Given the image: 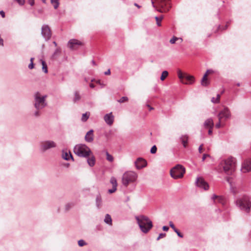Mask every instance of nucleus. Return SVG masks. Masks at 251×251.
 Returning <instances> with one entry per match:
<instances>
[{"label": "nucleus", "mask_w": 251, "mask_h": 251, "mask_svg": "<svg viewBox=\"0 0 251 251\" xmlns=\"http://www.w3.org/2000/svg\"><path fill=\"white\" fill-rule=\"evenodd\" d=\"M135 219L141 230L145 233L148 232L153 226L151 221L146 216H136Z\"/></svg>", "instance_id": "nucleus-1"}, {"label": "nucleus", "mask_w": 251, "mask_h": 251, "mask_svg": "<svg viewBox=\"0 0 251 251\" xmlns=\"http://www.w3.org/2000/svg\"><path fill=\"white\" fill-rule=\"evenodd\" d=\"M74 152L77 156L86 158L92 154V151L89 147L83 144L76 145L74 148Z\"/></svg>", "instance_id": "nucleus-2"}, {"label": "nucleus", "mask_w": 251, "mask_h": 251, "mask_svg": "<svg viewBox=\"0 0 251 251\" xmlns=\"http://www.w3.org/2000/svg\"><path fill=\"white\" fill-rule=\"evenodd\" d=\"M220 165L223 168L225 173L227 175H232L235 170V162L232 157L223 160Z\"/></svg>", "instance_id": "nucleus-3"}, {"label": "nucleus", "mask_w": 251, "mask_h": 251, "mask_svg": "<svg viewBox=\"0 0 251 251\" xmlns=\"http://www.w3.org/2000/svg\"><path fill=\"white\" fill-rule=\"evenodd\" d=\"M33 105L35 109H42L47 105V95L42 96L39 92L34 93Z\"/></svg>", "instance_id": "nucleus-4"}, {"label": "nucleus", "mask_w": 251, "mask_h": 251, "mask_svg": "<svg viewBox=\"0 0 251 251\" xmlns=\"http://www.w3.org/2000/svg\"><path fill=\"white\" fill-rule=\"evenodd\" d=\"M137 174L133 171H127L125 172L122 177L123 184L127 187L130 183L134 182L137 178Z\"/></svg>", "instance_id": "nucleus-5"}, {"label": "nucleus", "mask_w": 251, "mask_h": 251, "mask_svg": "<svg viewBox=\"0 0 251 251\" xmlns=\"http://www.w3.org/2000/svg\"><path fill=\"white\" fill-rule=\"evenodd\" d=\"M236 205L242 210H245L249 212L251 207V202L250 201L249 198L247 196L237 200L236 201Z\"/></svg>", "instance_id": "nucleus-6"}, {"label": "nucleus", "mask_w": 251, "mask_h": 251, "mask_svg": "<svg viewBox=\"0 0 251 251\" xmlns=\"http://www.w3.org/2000/svg\"><path fill=\"white\" fill-rule=\"evenodd\" d=\"M185 172V168L181 165L178 164L170 171V175L174 179L181 178Z\"/></svg>", "instance_id": "nucleus-7"}, {"label": "nucleus", "mask_w": 251, "mask_h": 251, "mask_svg": "<svg viewBox=\"0 0 251 251\" xmlns=\"http://www.w3.org/2000/svg\"><path fill=\"white\" fill-rule=\"evenodd\" d=\"M57 146L56 143L52 140H45L42 141L40 144V150L42 152H45L50 149L55 148Z\"/></svg>", "instance_id": "nucleus-8"}, {"label": "nucleus", "mask_w": 251, "mask_h": 251, "mask_svg": "<svg viewBox=\"0 0 251 251\" xmlns=\"http://www.w3.org/2000/svg\"><path fill=\"white\" fill-rule=\"evenodd\" d=\"M158 5L161 9L159 11L161 12H166L169 11L170 5L169 0H156Z\"/></svg>", "instance_id": "nucleus-9"}, {"label": "nucleus", "mask_w": 251, "mask_h": 251, "mask_svg": "<svg viewBox=\"0 0 251 251\" xmlns=\"http://www.w3.org/2000/svg\"><path fill=\"white\" fill-rule=\"evenodd\" d=\"M41 34L45 40L48 41L50 39L51 32L48 25L44 24L42 25L41 28Z\"/></svg>", "instance_id": "nucleus-10"}, {"label": "nucleus", "mask_w": 251, "mask_h": 251, "mask_svg": "<svg viewBox=\"0 0 251 251\" xmlns=\"http://www.w3.org/2000/svg\"><path fill=\"white\" fill-rule=\"evenodd\" d=\"M83 43L76 39H72L69 41L67 46L72 50H76L79 46H82Z\"/></svg>", "instance_id": "nucleus-11"}, {"label": "nucleus", "mask_w": 251, "mask_h": 251, "mask_svg": "<svg viewBox=\"0 0 251 251\" xmlns=\"http://www.w3.org/2000/svg\"><path fill=\"white\" fill-rule=\"evenodd\" d=\"M218 119L220 120L225 119V120L228 119L230 116V111L227 107H225L224 109L221 111L218 115Z\"/></svg>", "instance_id": "nucleus-12"}, {"label": "nucleus", "mask_w": 251, "mask_h": 251, "mask_svg": "<svg viewBox=\"0 0 251 251\" xmlns=\"http://www.w3.org/2000/svg\"><path fill=\"white\" fill-rule=\"evenodd\" d=\"M196 183L198 187L202 188L205 190H207L209 188L208 183L202 177H198Z\"/></svg>", "instance_id": "nucleus-13"}, {"label": "nucleus", "mask_w": 251, "mask_h": 251, "mask_svg": "<svg viewBox=\"0 0 251 251\" xmlns=\"http://www.w3.org/2000/svg\"><path fill=\"white\" fill-rule=\"evenodd\" d=\"M135 167L137 169L140 170L145 167L147 163V161L142 158H138L134 162Z\"/></svg>", "instance_id": "nucleus-14"}, {"label": "nucleus", "mask_w": 251, "mask_h": 251, "mask_svg": "<svg viewBox=\"0 0 251 251\" xmlns=\"http://www.w3.org/2000/svg\"><path fill=\"white\" fill-rule=\"evenodd\" d=\"M241 170L243 173L251 171V160L245 161L242 164Z\"/></svg>", "instance_id": "nucleus-15"}, {"label": "nucleus", "mask_w": 251, "mask_h": 251, "mask_svg": "<svg viewBox=\"0 0 251 251\" xmlns=\"http://www.w3.org/2000/svg\"><path fill=\"white\" fill-rule=\"evenodd\" d=\"M104 120L105 122L109 126H111L114 122V116L112 114V112L106 114L104 117Z\"/></svg>", "instance_id": "nucleus-16"}, {"label": "nucleus", "mask_w": 251, "mask_h": 251, "mask_svg": "<svg viewBox=\"0 0 251 251\" xmlns=\"http://www.w3.org/2000/svg\"><path fill=\"white\" fill-rule=\"evenodd\" d=\"M110 183L112 185V189H109L108 192L110 194L115 192L117 190V182L115 177H111L110 180Z\"/></svg>", "instance_id": "nucleus-17"}, {"label": "nucleus", "mask_w": 251, "mask_h": 251, "mask_svg": "<svg viewBox=\"0 0 251 251\" xmlns=\"http://www.w3.org/2000/svg\"><path fill=\"white\" fill-rule=\"evenodd\" d=\"M94 130H90L88 131L85 136V140L87 142L92 143L94 141Z\"/></svg>", "instance_id": "nucleus-18"}, {"label": "nucleus", "mask_w": 251, "mask_h": 251, "mask_svg": "<svg viewBox=\"0 0 251 251\" xmlns=\"http://www.w3.org/2000/svg\"><path fill=\"white\" fill-rule=\"evenodd\" d=\"M214 126V122L212 118L207 119L203 123V126L205 128H213Z\"/></svg>", "instance_id": "nucleus-19"}, {"label": "nucleus", "mask_w": 251, "mask_h": 251, "mask_svg": "<svg viewBox=\"0 0 251 251\" xmlns=\"http://www.w3.org/2000/svg\"><path fill=\"white\" fill-rule=\"evenodd\" d=\"M194 82V77L192 75H185L184 80H182V83L188 84H192Z\"/></svg>", "instance_id": "nucleus-20"}, {"label": "nucleus", "mask_w": 251, "mask_h": 251, "mask_svg": "<svg viewBox=\"0 0 251 251\" xmlns=\"http://www.w3.org/2000/svg\"><path fill=\"white\" fill-rule=\"evenodd\" d=\"M86 158H87V162L88 165L91 167L94 166L95 164L96 160L95 157L93 153L92 152V154L89 157Z\"/></svg>", "instance_id": "nucleus-21"}, {"label": "nucleus", "mask_w": 251, "mask_h": 251, "mask_svg": "<svg viewBox=\"0 0 251 251\" xmlns=\"http://www.w3.org/2000/svg\"><path fill=\"white\" fill-rule=\"evenodd\" d=\"M62 158L66 160H69L70 158L73 160H74L72 154L70 152L68 153L67 151H65L64 150L62 151Z\"/></svg>", "instance_id": "nucleus-22"}, {"label": "nucleus", "mask_w": 251, "mask_h": 251, "mask_svg": "<svg viewBox=\"0 0 251 251\" xmlns=\"http://www.w3.org/2000/svg\"><path fill=\"white\" fill-rule=\"evenodd\" d=\"M74 97L73 98V101L75 103L79 101L81 99V96L80 94V93L75 91L74 92Z\"/></svg>", "instance_id": "nucleus-23"}, {"label": "nucleus", "mask_w": 251, "mask_h": 251, "mask_svg": "<svg viewBox=\"0 0 251 251\" xmlns=\"http://www.w3.org/2000/svg\"><path fill=\"white\" fill-rule=\"evenodd\" d=\"M20 5H23L25 1L28 2L31 6L34 4V0H16Z\"/></svg>", "instance_id": "nucleus-24"}, {"label": "nucleus", "mask_w": 251, "mask_h": 251, "mask_svg": "<svg viewBox=\"0 0 251 251\" xmlns=\"http://www.w3.org/2000/svg\"><path fill=\"white\" fill-rule=\"evenodd\" d=\"M209 70H207L206 73L204 75L202 78L201 80V84L202 86H206L208 84V80L207 79V76Z\"/></svg>", "instance_id": "nucleus-25"}, {"label": "nucleus", "mask_w": 251, "mask_h": 251, "mask_svg": "<svg viewBox=\"0 0 251 251\" xmlns=\"http://www.w3.org/2000/svg\"><path fill=\"white\" fill-rule=\"evenodd\" d=\"M180 141H181L183 146L184 148L186 147L187 144L188 140V136L187 135H182L180 138Z\"/></svg>", "instance_id": "nucleus-26"}, {"label": "nucleus", "mask_w": 251, "mask_h": 251, "mask_svg": "<svg viewBox=\"0 0 251 251\" xmlns=\"http://www.w3.org/2000/svg\"><path fill=\"white\" fill-rule=\"evenodd\" d=\"M212 199L214 201L216 200L217 202L221 203L222 204H224V200L222 197L218 196L214 194L212 197Z\"/></svg>", "instance_id": "nucleus-27"}, {"label": "nucleus", "mask_w": 251, "mask_h": 251, "mask_svg": "<svg viewBox=\"0 0 251 251\" xmlns=\"http://www.w3.org/2000/svg\"><path fill=\"white\" fill-rule=\"evenodd\" d=\"M96 205L98 208H100L101 205L102 200L101 196L100 194L97 195L96 199Z\"/></svg>", "instance_id": "nucleus-28"}, {"label": "nucleus", "mask_w": 251, "mask_h": 251, "mask_svg": "<svg viewBox=\"0 0 251 251\" xmlns=\"http://www.w3.org/2000/svg\"><path fill=\"white\" fill-rule=\"evenodd\" d=\"M104 221L106 224L109 225H112V219L109 214H106L105 218L104 219Z\"/></svg>", "instance_id": "nucleus-29"}, {"label": "nucleus", "mask_w": 251, "mask_h": 251, "mask_svg": "<svg viewBox=\"0 0 251 251\" xmlns=\"http://www.w3.org/2000/svg\"><path fill=\"white\" fill-rule=\"evenodd\" d=\"M90 113L88 112H86L85 113H84L82 115L81 121L83 122H86L90 116Z\"/></svg>", "instance_id": "nucleus-30"}, {"label": "nucleus", "mask_w": 251, "mask_h": 251, "mask_svg": "<svg viewBox=\"0 0 251 251\" xmlns=\"http://www.w3.org/2000/svg\"><path fill=\"white\" fill-rule=\"evenodd\" d=\"M50 2L53 5L55 9H56L59 7V0H50Z\"/></svg>", "instance_id": "nucleus-31"}, {"label": "nucleus", "mask_w": 251, "mask_h": 251, "mask_svg": "<svg viewBox=\"0 0 251 251\" xmlns=\"http://www.w3.org/2000/svg\"><path fill=\"white\" fill-rule=\"evenodd\" d=\"M35 111L33 113V116L35 118L39 117L41 115V109H35Z\"/></svg>", "instance_id": "nucleus-32"}, {"label": "nucleus", "mask_w": 251, "mask_h": 251, "mask_svg": "<svg viewBox=\"0 0 251 251\" xmlns=\"http://www.w3.org/2000/svg\"><path fill=\"white\" fill-rule=\"evenodd\" d=\"M42 70L45 73H48V68L47 64L44 60H42Z\"/></svg>", "instance_id": "nucleus-33"}, {"label": "nucleus", "mask_w": 251, "mask_h": 251, "mask_svg": "<svg viewBox=\"0 0 251 251\" xmlns=\"http://www.w3.org/2000/svg\"><path fill=\"white\" fill-rule=\"evenodd\" d=\"M177 40H180V43H181L183 41L182 39L181 38H178L175 36H174L170 40V43L173 44H175L176 41Z\"/></svg>", "instance_id": "nucleus-34"}, {"label": "nucleus", "mask_w": 251, "mask_h": 251, "mask_svg": "<svg viewBox=\"0 0 251 251\" xmlns=\"http://www.w3.org/2000/svg\"><path fill=\"white\" fill-rule=\"evenodd\" d=\"M168 75V72L167 71H164L161 74L160 79L161 80H164Z\"/></svg>", "instance_id": "nucleus-35"}, {"label": "nucleus", "mask_w": 251, "mask_h": 251, "mask_svg": "<svg viewBox=\"0 0 251 251\" xmlns=\"http://www.w3.org/2000/svg\"><path fill=\"white\" fill-rule=\"evenodd\" d=\"M74 206V203H68L65 205V210L66 211H68L71 209Z\"/></svg>", "instance_id": "nucleus-36"}, {"label": "nucleus", "mask_w": 251, "mask_h": 251, "mask_svg": "<svg viewBox=\"0 0 251 251\" xmlns=\"http://www.w3.org/2000/svg\"><path fill=\"white\" fill-rule=\"evenodd\" d=\"M185 75H183L180 71H179L178 72V76L181 82L182 80H184Z\"/></svg>", "instance_id": "nucleus-37"}, {"label": "nucleus", "mask_w": 251, "mask_h": 251, "mask_svg": "<svg viewBox=\"0 0 251 251\" xmlns=\"http://www.w3.org/2000/svg\"><path fill=\"white\" fill-rule=\"evenodd\" d=\"M106 159L110 162H112L113 161V156L110 155L107 151L106 152Z\"/></svg>", "instance_id": "nucleus-38"}, {"label": "nucleus", "mask_w": 251, "mask_h": 251, "mask_svg": "<svg viewBox=\"0 0 251 251\" xmlns=\"http://www.w3.org/2000/svg\"><path fill=\"white\" fill-rule=\"evenodd\" d=\"M155 20L156 21V24L158 26H161V20H162L163 19V17H161L160 18L158 17H155Z\"/></svg>", "instance_id": "nucleus-39"}, {"label": "nucleus", "mask_w": 251, "mask_h": 251, "mask_svg": "<svg viewBox=\"0 0 251 251\" xmlns=\"http://www.w3.org/2000/svg\"><path fill=\"white\" fill-rule=\"evenodd\" d=\"M128 99L127 97H123L120 100H118V101L120 103H123L125 101H127Z\"/></svg>", "instance_id": "nucleus-40"}, {"label": "nucleus", "mask_w": 251, "mask_h": 251, "mask_svg": "<svg viewBox=\"0 0 251 251\" xmlns=\"http://www.w3.org/2000/svg\"><path fill=\"white\" fill-rule=\"evenodd\" d=\"M156 151H157V148L155 145H154L151 147L150 151H151V153L154 154V153H156Z\"/></svg>", "instance_id": "nucleus-41"}, {"label": "nucleus", "mask_w": 251, "mask_h": 251, "mask_svg": "<svg viewBox=\"0 0 251 251\" xmlns=\"http://www.w3.org/2000/svg\"><path fill=\"white\" fill-rule=\"evenodd\" d=\"M78 244L79 246L82 247V246L86 245V243L83 240H80L78 242Z\"/></svg>", "instance_id": "nucleus-42"}, {"label": "nucleus", "mask_w": 251, "mask_h": 251, "mask_svg": "<svg viewBox=\"0 0 251 251\" xmlns=\"http://www.w3.org/2000/svg\"><path fill=\"white\" fill-rule=\"evenodd\" d=\"M174 231L177 234V236L180 238H182L183 237L182 234H181L179 230L176 228L174 230Z\"/></svg>", "instance_id": "nucleus-43"}, {"label": "nucleus", "mask_w": 251, "mask_h": 251, "mask_svg": "<svg viewBox=\"0 0 251 251\" xmlns=\"http://www.w3.org/2000/svg\"><path fill=\"white\" fill-rule=\"evenodd\" d=\"M165 236H166L165 233H160L159 235V236L157 238V240H159L160 239L164 238Z\"/></svg>", "instance_id": "nucleus-44"}, {"label": "nucleus", "mask_w": 251, "mask_h": 251, "mask_svg": "<svg viewBox=\"0 0 251 251\" xmlns=\"http://www.w3.org/2000/svg\"><path fill=\"white\" fill-rule=\"evenodd\" d=\"M169 226H170V227L174 230V231L176 229V227L175 226V225L174 224H173V223L172 222V221H170L169 222Z\"/></svg>", "instance_id": "nucleus-45"}, {"label": "nucleus", "mask_w": 251, "mask_h": 251, "mask_svg": "<svg viewBox=\"0 0 251 251\" xmlns=\"http://www.w3.org/2000/svg\"><path fill=\"white\" fill-rule=\"evenodd\" d=\"M222 121L221 119H220V120L219 119V122L218 123H217L215 125V127L217 128H219L221 127V123L222 122Z\"/></svg>", "instance_id": "nucleus-46"}, {"label": "nucleus", "mask_w": 251, "mask_h": 251, "mask_svg": "<svg viewBox=\"0 0 251 251\" xmlns=\"http://www.w3.org/2000/svg\"><path fill=\"white\" fill-rule=\"evenodd\" d=\"M28 67L29 69H32L34 68L33 63L30 62V63L28 65Z\"/></svg>", "instance_id": "nucleus-47"}, {"label": "nucleus", "mask_w": 251, "mask_h": 251, "mask_svg": "<svg viewBox=\"0 0 251 251\" xmlns=\"http://www.w3.org/2000/svg\"><path fill=\"white\" fill-rule=\"evenodd\" d=\"M209 156V155L207 154H203L202 157V161H204L206 157Z\"/></svg>", "instance_id": "nucleus-48"}, {"label": "nucleus", "mask_w": 251, "mask_h": 251, "mask_svg": "<svg viewBox=\"0 0 251 251\" xmlns=\"http://www.w3.org/2000/svg\"><path fill=\"white\" fill-rule=\"evenodd\" d=\"M211 101L214 103H217V99L215 98H212L211 99Z\"/></svg>", "instance_id": "nucleus-49"}, {"label": "nucleus", "mask_w": 251, "mask_h": 251, "mask_svg": "<svg viewBox=\"0 0 251 251\" xmlns=\"http://www.w3.org/2000/svg\"><path fill=\"white\" fill-rule=\"evenodd\" d=\"M203 144L201 145L199 147V151L200 153H201L202 150Z\"/></svg>", "instance_id": "nucleus-50"}, {"label": "nucleus", "mask_w": 251, "mask_h": 251, "mask_svg": "<svg viewBox=\"0 0 251 251\" xmlns=\"http://www.w3.org/2000/svg\"><path fill=\"white\" fill-rule=\"evenodd\" d=\"M162 229L164 230V231H168L169 230V227L167 226H163V227H162Z\"/></svg>", "instance_id": "nucleus-51"}, {"label": "nucleus", "mask_w": 251, "mask_h": 251, "mask_svg": "<svg viewBox=\"0 0 251 251\" xmlns=\"http://www.w3.org/2000/svg\"><path fill=\"white\" fill-rule=\"evenodd\" d=\"M226 181L230 184V185L231 186V182L230 181V178L229 177H227L226 178Z\"/></svg>", "instance_id": "nucleus-52"}, {"label": "nucleus", "mask_w": 251, "mask_h": 251, "mask_svg": "<svg viewBox=\"0 0 251 251\" xmlns=\"http://www.w3.org/2000/svg\"><path fill=\"white\" fill-rule=\"evenodd\" d=\"M110 74V70L108 69L107 71L104 72V75H109Z\"/></svg>", "instance_id": "nucleus-53"}, {"label": "nucleus", "mask_w": 251, "mask_h": 251, "mask_svg": "<svg viewBox=\"0 0 251 251\" xmlns=\"http://www.w3.org/2000/svg\"><path fill=\"white\" fill-rule=\"evenodd\" d=\"M212 129L213 128H209V130H208V133L209 135H211L212 133Z\"/></svg>", "instance_id": "nucleus-54"}, {"label": "nucleus", "mask_w": 251, "mask_h": 251, "mask_svg": "<svg viewBox=\"0 0 251 251\" xmlns=\"http://www.w3.org/2000/svg\"><path fill=\"white\" fill-rule=\"evenodd\" d=\"M0 14L1 15L2 18H4L5 17V13L3 11H0Z\"/></svg>", "instance_id": "nucleus-55"}, {"label": "nucleus", "mask_w": 251, "mask_h": 251, "mask_svg": "<svg viewBox=\"0 0 251 251\" xmlns=\"http://www.w3.org/2000/svg\"><path fill=\"white\" fill-rule=\"evenodd\" d=\"M220 95L219 94H217V97H216V99H217V102L219 103V100H220Z\"/></svg>", "instance_id": "nucleus-56"}, {"label": "nucleus", "mask_w": 251, "mask_h": 251, "mask_svg": "<svg viewBox=\"0 0 251 251\" xmlns=\"http://www.w3.org/2000/svg\"><path fill=\"white\" fill-rule=\"evenodd\" d=\"M89 86L91 88H94L95 87V85L93 83H90Z\"/></svg>", "instance_id": "nucleus-57"}, {"label": "nucleus", "mask_w": 251, "mask_h": 251, "mask_svg": "<svg viewBox=\"0 0 251 251\" xmlns=\"http://www.w3.org/2000/svg\"><path fill=\"white\" fill-rule=\"evenodd\" d=\"M91 62H92V64L93 65H94V66H96V62H95V61H94V60H92Z\"/></svg>", "instance_id": "nucleus-58"}, {"label": "nucleus", "mask_w": 251, "mask_h": 251, "mask_svg": "<svg viewBox=\"0 0 251 251\" xmlns=\"http://www.w3.org/2000/svg\"><path fill=\"white\" fill-rule=\"evenodd\" d=\"M34 58L33 57H31V58H30V62L33 63V60H34Z\"/></svg>", "instance_id": "nucleus-59"}, {"label": "nucleus", "mask_w": 251, "mask_h": 251, "mask_svg": "<svg viewBox=\"0 0 251 251\" xmlns=\"http://www.w3.org/2000/svg\"><path fill=\"white\" fill-rule=\"evenodd\" d=\"M59 51H59V50L58 49H56V50L54 52V54L57 53L59 52Z\"/></svg>", "instance_id": "nucleus-60"}, {"label": "nucleus", "mask_w": 251, "mask_h": 251, "mask_svg": "<svg viewBox=\"0 0 251 251\" xmlns=\"http://www.w3.org/2000/svg\"><path fill=\"white\" fill-rule=\"evenodd\" d=\"M134 5H135L136 6H137L138 8H140V6L138 4H137V3H136L134 4Z\"/></svg>", "instance_id": "nucleus-61"}, {"label": "nucleus", "mask_w": 251, "mask_h": 251, "mask_svg": "<svg viewBox=\"0 0 251 251\" xmlns=\"http://www.w3.org/2000/svg\"><path fill=\"white\" fill-rule=\"evenodd\" d=\"M151 0V3H152V5L153 6V7H155V5H154V2L152 0Z\"/></svg>", "instance_id": "nucleus-62"}, {"label": "nucleus", "mask_w": 251, "mask_h": 251, "mask_svg": "<svg viewBox=\"0 0 251 251\" xmlns=\"http://www.w3.org/2000/svg\"><path fill=\"white\" fill-rule=\"evenodd\" d=\"M53 44L55 45V46H57V43L55 41L53 42Z\"/></svg>", "instance_id": "nucleus-63"}, {"label": "nucleus", "mask_w": 251, "mask_h": 251, "mask_svg": "<svg viewBox=\"0 0 251 251\" xmlns=\"http://www.w3.org/2000/svg\"><path fill=\"white\" fill-rule=\"evenodd\" d=\"M148 106L149 107H150V110H152V109H153V108H152V107H151L149 105H148Z\"/></svg>", "instance_id": "nucleus-64"}]
</instances>
